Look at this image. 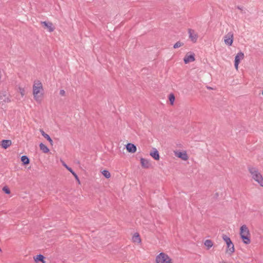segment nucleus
I'll use <instances>...</instances> for the list:
<instances>
[{
  "mask_svg": "<svg viewBox=\"0 0 263 263\" xmlns=\"http://www.w3.org/2000/svg\"><path fill=\"white\" fill-rule=\"evenodd\" d=\"M140 162L142 166L144 168H148L150 166L149 161L144 158H141L140 159Z\"/></svg>",
  "mask_w": 263,
  "mask_h": 263,
  "instance_id": "nucleus-16",
  "label": "nucleus"
},
{
  "mask_svg": "<svg viewBox=\"0 0 263 263\" xmlns=\"http://www.w3.org/2000/svg\"><path fill=\"white\" fill-rule=\"evenodd\" d=\"M244 58V54L242 52H239L235 57L234 66L236 69H238V65L240 60Z\"/></svg>",
  "mask_w": 263,
  "mask_h": 263,
  "instance_id": "nucleus-6",
  "label": "nucleus"
},
{
  "mask_svg": "<svg viewBox=\"0 0 263 263\" xmlns=\"http://www.w3.org/2000/svg\"><path fill=\"white\" fill-rule=\"evenodd\" d=\"M39 146H40L41 150H42V152L44 153H47L49 151V149L47 147V146H46L45 144H44L42 143L40 144Z\"/></svg>",
  "mask_w": 263,
  "mask_h": 263,
  "instance_id": "nucleus-19",
  "label": "nucleus"
},
{
  "mask_svg": "<svg viewBox=\"0 0 263 263\" xmlns=\"http://www.w3.org/2000/svg\"><path fill=\"white\" fill-rule=\"evenodd\" d=\"M178 157L183 160H186L188 159V156L185 152H179Z\"/></svg>",
  "mask_w": 263,
  "mask_h": 263,
  "instance_id": "nucleus-20",
  "label": "nucleus"
},
{
  "mask_svg": "<svg viewBox=\"0 0 263 263\" xmlns=\"http://www.w3.org/2000/svg\"><path fill=\"white\" fill-rule=\"evenodd\" d=\"M10 101L9 97L7 96L6 91H2L0 92V102L6 103Z\"/></svg>",
  "mask_w": 263,
  "mask_h": 263,
  "instance_id": "nucleus-7",
  "label": "nucleus"
},
{
  "mask_svg": "<svg viewBox=\"0 0 263 263\" xmlns=\"http://www.w3.org/2000/svg\"><path fill=\"white\" fill-rule=\"evenodd\" d=\"M195 61L194 54L190 55L186 54L184 58V62L185 64L189 63Z\"/></svg>",
  "mask_w": 263,
  "mask_h": 263,
  "instance_id": "nucleus-11",
  "label": "nucleus"
},
{
  "mask_svg": "<svg viewBox=\"0 0 263 263\" xmlns=\"http://www.w3.org/2000/svg\"><path fill=\"white\" fill-rule=\"evenodd\" d=\"M172 259L164 253H160L156 258L157 263H171Z\"/></svg>",
  "mask_w": 263,
  "mask_h": 263,
  "instance_id": "nucleus-4",
  "label": "nucleus"
},
{
  "mask_svg": "<svg viewBox=\"0 0 263 263\" xmlns=\"http://www.w3.org/2000/svg\"><path fill=\"white\" fill-rule=\"evenodd\" d=\"M189 37L191 40L193 42H196L198 39V35L195 31L191 29H189Z\"/></svg>",
  "mask_w": 263,
  "mask_h": 263,
  "instance_id": "nucleus-8",
  "label": "nucleus"
},
{
  "mask_svg": "<svg viewBox=\"0 0 263 263\" xmlns=\"http://www.w3.org/2000/svg\"><path fill=\"white\" fill-rule=\"evenodd\" d=\"M169 100L171 102V104H173L174 102L175 101V96L173 93H171L169 95Z\"/></svg>",
  "mask_w": 263,
  "mask_h": 263,
  "instance_id": "nucleus-27",
  "label": "nucleus"
},
{
  "mask_svg": "<svg viewBox=\"0 0 263 263\" xmlns=\"http://www.w3.org/2000/svg\"><path fill=\"white\" fill-rule=\"evenodd\" d=\"M227 248L229 249V250L230 251V254H232L235 251L234 246L233 243L231 242L230 243H228L227 245Z\"/></svg>",
  "mask_w": 263,
  "mask_h": 263,
  "instance_id": "nucleus-21",
  "label": "nucleus"
},
{
  "mask_svg": "<svg viewBox=\"0 0 263 263\" xmlns=\"http://www.w3.org/2000/svg\"><path fill=\"white\" fill-rule=\"evenodd\" d=\"M204 245L207 247L208 249H209L213 246V243L212 240L208 239L205 241Z\"/></svg>",
  "mask_w": 263,
  "mask_h": 263,
  "instance_id": "nucleus-23",
  "label": "nucleus"
},
{
  "mask_svg": "<svg viewBox=\"0 0 263 263\" xmlns=\"http://www.w3.org/2000/svg\"><path fill=\"white\" fill-rule=\"evenodd\" d=\"M60 95H61V96H65V90H63V89H61V90H60Z\"/></svg>",
  "mask_w": 263,
  "mask_h": 263,
  "instance_id": "nucleus-29",
  "label": "nucleus"
},
{
  "mask_svg": "<svg viewBox=\"0 0 263 263\" xmlns=\"http://www.w3.org/2000/svg\"><path fill=\"white\" fill-rule=\"evenodd\" d=\"M42 89V84L39 81L34 82L33 86V94L36 101L40 100L41 99V95L39 94L40 93V90Z\"/></svg>",
  "mask_w": 263,
  "mask_h": 263,
  "instance_id": "nucleus-3",
  "label": "nucleus"
},
{
  "mask_svg": "<svg viewBox=\"0 0 263 263\" xmlns=\"http://www.w3.org/2000/svg\"><path fill=\"white\" fill-rule=\"evenodd\" d=\"M248 170L251 174L252 178L263 187V178L257 168L249 166Z\"/></svg>",
  "mask_w": 263,
  "mask_h": 263,
  "instance_id": "nucleus-1",
  "label": "nucleus"
},
{
  "mask_svg": "<svg viewBox=\"0 0 263 263\" xmlns=\"http://www.w3.org/2000/svg\"><path fill=\"white\" fill-rule=\"evenodd\" d=\"M224 41L226 44L231 46L233 42V33L232 32H228L224 36Z\"/></svg>",
  "mask_w": 263,
  "mask_h": 263,
  "instance_id": "nucleus-5",
  "label": "nucleus"
},
{
  "mask_svg": "<svg viewBox=\"0 0 263 263\" xmlns=\"http://www.w3.org/2000/svg\"><path fill=\"white\" fill-rule=\"evenodd\" d=\"M102 173L106 178H109L110 177V174L107 170H103Z\"/></svg>",
  "mask_w": 263,
  "mask_h": 263,
  "instance_id": "nucleus-25",
  "label": "nucleus"
},
{
  "mask_svg": "<svg viewBox=\"0 0 263 263\" xmlns=\"http://www.w3.org/2000/svg\"><path fill=\"white\" fill-rule=\"evenodd\" d=\"M222 239L226 242L227 245L232 242V241H231V239L228 236H227L226 235H222Z\"/></svg>",
  "mask_w": 263,
  "mask_h": 263,
  "instance_id": "nucleus-24",
  "label": "nucleus"
},
{
  "mask_svg": "<svg viewBox=\"0 0 263 263\" xmlns=\"http://www.w3.org/2000/svg\"><path fill=\"white\" fill-rule=\"evenodd\" d=\"M126 149L129 153H134L137 151V147L136 145L132 143H128L126 146Z\"/></svg>",
  "mask_w": 263,
  "mask_h": 263,
  "instance_id": "nucleus-9",
  "label": "nucleus"
},
{
  "mask_svg": "<svg viewBox=\"0 0 263 263\" xmlns=\"http://www.w3.org/2000/svg\"><path fill=\"white\" fill-rule=\"evenodd\" d=\"M1 142V145L2 147L5 149L8 148L9 146L11 145L12 143L11 141L10 140H3Z\"/></svg>",
  "mask_w": 263,
  "mask_h": 263,
  "instance_id": "nucleus-14",
  "label": "nucleus"
},
{
  "mask_svg": "<svg viewBox=\"0 0 263 263\" xmlns=\"http://www.w3.org/2000/svg\"><path fill=\"white\" fill-rule=\"evenodd\" d=\"M240 235L244 243L249 244L250 243V232L246 225L244 224L240 227Z\"/></svg>",
  "mask_w": 263,
  "mask_h": 263,
  "instance_id": "nucleus-2",
  "label": "nucleus"
},
{
  "mask_svg": "<svg viewBox=\"0 0 263 263\" xmlns=\"http://www.w3.org/2000/svg\"><path fill=\"white\" fill-rule=\"evenodd\" d=\"M23 91H24V90H23L22 91H21V93L22 94V96L24 95V93H23Z\"/></svg>",
  "mask_w": 263,
  "mask_h": 263,
  "instance_id": "nucleus-31",
  "label": "nucleus"
},
{
  "mask_svg": "<svg viewBox=\"0 0 263 263\" xmlns=\"http://www.w3.org/2000/svg\"><path fill=\"white\" fill-rule=\"evenodd\" d=\"M237 8L239 10H242L240 6H237Z\"/></svg>",
  "mask_w": 263,
  "mask_h": 263,
  "instance_id": "nucleus-30",
  "label": "nucleus"
},
{
  "mask_svg": "<svg viewBox=\"0 0 263 263\" xmlns=\"http://www.w3.org/2000/svg\"><path fill=\"white\" fill-rule=\"evenodd\" d=\"M21 161L24 165L28 164L30 162L29 159L26 156H22Z\"/></svg>",
  "mask_w": 263,
  "mask_h": 263,
  "instance_id": "nucleus-22",
  "label": "nucleus"
},
{
  "mask_svg": "<svg viewBox=\"0 0 263 263\" xmlns=\"http://www.w3.org/2000/svg\"><path fill=\"white\" fill-rule=\"evenodd\" d=\"M40 132H41L42 135L50 142V144L52 145L53 141L50 136L45 133L42 129H40Z\"/></svg>",
  "mask_w": 263,
  "mask_h": 263,
  "instance_id": "nucleus-15",
  "label": "nucleus"
},
{
  "mask_svg": "<svg viewBox=\"0 0 263 263\" xmlns=\"http://www.w3.org/2000/svg\"><path fill=\"white\" fill-rule=\"evenodd\" d=\"M44 259L45 257L42 254L37 255L35 257H34L35 262L41 261L42 263H46Z\"/></svg>",
  "mask_w": 263,
  "mask_h": 263,
  "instance_id": "nucleus-17",
  "label": "nucleus"
},
{
  "mask_svg": "<svg viewBox=\"0 0 263 263\" xmlns=\"http://www.w3.org/2000/svg\"><path fill=\"white\" fill-rule=\"evenodd\" d=\"M63 165L65 167V168H66L67 170H68L70 172V174H72L73 175V176L74 177L77 181L78 182V183H80V181L78 175L75 173V172L72 170V169L71 167H69L68 165H67L64 162L63 163Z\"/></svg>",
  "mask_w": 263,
  "mask_h": 263,
  "instance_id": "nucleus-10",
  "label": "nucleus"
},
{
  "mask_svg": "<svg viewBox=\"0 0 263 263\" xmlns=\"http://www.w3.org/2000/svg\"><path fill=\"white\" fill-rule=\"evenodd\" d=\"M150 155L156 160H158L160 158L159 152L155 148H153V152L150 153Z\"/></svg>",
  "mask_w": 263,
  "mask_h": 263,
  "instance_id": "nucleus-13",
  "label": "nucleus"
},
{
  "mask_svg": "<svg viewBox=\"0 0 263 263\" xmlns=\"http://www.w3.org/2000/svg\"><path fill=\"white\" fill-rule=\"evenodd\" d=\"M208 89H212V88H211V87H208Z\"/></svg>",
  "mask_w": 263,
  "mask_h": 263,
  "instance_id": "nucleus-32",
  "label": "nucleus"
},
{
  "mask_svg": "<svg viewBox=\"0 0 263 263\" xmlns=\"http://www.w3.org/2000/svg\"><path fill=\"white\" fill-rule=\"evenodd\" d=\"M183 45V43L178 41L174 45V48H177Z\"/></svg>",
  "mask_w": 263,
  "mask_h": 263,
  "instance_id": "nucleus-26",
  "label": "nucleus"
},
{
  "mask_svg": "<svg viewBox=\"0 0 263 263\" xmlns=\"http://www.w3.org/2000/svg\"><path fill=\"white\" fill-rule=\"evenodd\" d=\"M3 191L7 194H9L10 193V190L7 186L3 187Z\"/></svg>",
  "mask_w": 263,
  "mask_h": 263,
  "instance_id": "nucleus-28",
  "label": "nucleus"
},
{
  "mask_svg": "<svg viewBox=\"0 0 263 263\" xmlns=\"http://www.w3.org/2000/svg\"><path fill=\"white\" fill-rule=\"evenodd\" d=\"M41 24L48 29L49 32H52L54 30L53 24L51 22H41Z\"/></svg>",
  "mask_w": 263,
  "mask_h": 263,
  "instance_id": "nucleus-12",
  "label": "nucleus"
},
{
  "mask_svg": "<svg viewBox=\"0 0 263 263\" xmlns=\"http://www.w3.org/2000/svg\"><path fill=\"white\" fill-rule=\"evenodd\" d=\"M133 241L134 242L140 243L141 242V238L140 237V235L138 233H136L134 234L133 237Z\"/></svg>",
  "mask_w": 263,
  "mask_h": 263,
  "instance_id": "nucleus-18",
  "label": "nucleus"
}]
</instances>
